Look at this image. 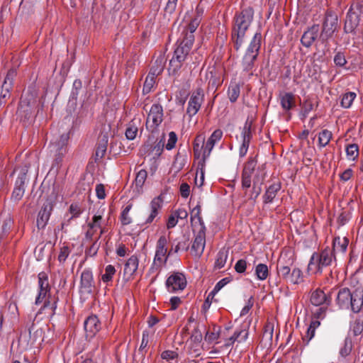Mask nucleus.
Here are the masks:
<instances>
[{"mask_svg":"<svg viewBox=\"0 0 363 363\" xmlns=\"http://www.w3.org/2000/svg\"><path fill=\"white\" fill-rule=\"evenodd\" d=\"M335 301L340 309L359 313L363 307V286H358L352 291L347 288L340 289Z\"/></svg>","mask_w":363,"mask_h":363,"instance_id":"nucleus-1","label":"nucleus"},{"mask_svg":"<svg viewBox=\"0 0 363 363\" xmlns=\"http://www.w3.org/2000/svg\"><path fill=\"white\" fill-rule=\"evenodd\" d=\"M253 16L252 9L248 7L235 16L232 39L236 50H239L242 46L245 40V33L253 20Z\"/></svg>","mask_w":363,"mask_h":363,"instance_id":"nucleus-2","label":"nucleus"},{"mask_svg":"<svg viewBox=\"0 0 363 363\" xmlns=\"http://www.w3.org/2000/svg\"><path fill=\"white\" fill-rule=\"evenodd\" d=\"M223 132L220 129H216L213 132L209 138L205 143V135L203 134L198 135L194 142V153L196 158L202 157L204 162L210 156L215 145L221 140Z\"/></svg>","mask_w":363,"mask_h":363,"instance_id":"nucleus-3","label":"nucleus"},{"mask_svg":"<svg viewBox=\"0 0 363 363\" xmlns=\"http://www.w3.org/2000/svg\"><path fill=\"white\" fill-rule=\"evenodd\" d=\"M335 259V255L333 250L329 247H326L320 252H314L312 255L308 270L313 274H321L323 269L330 266Z\"/></svg>","mask_w":363,"mask_h":363,"instance_id":"nucleus-4","label":"nucleus"},{"mask_svg":"<svg viewBox=\"0 0 363 363\" xmlns=\"http://www.w3.org/2000/svg\"><path fill=\"white\" fill-rule=\"evenodd\" d=\"M262 35L257 32L252 38L250 45L243 56L242 60V70L248 74L249 76L253 74L255 62L258 56L261 47Z\"/></svg>","mask_w":363,"mask_h":363,"instance_id":"nucleus-5","label":"nucleus"},{"mask_svg":"<svg viewBox=\"0 0 363 363\" xmlns=\"http://www.w3.org/2000/svg\"><path fill=\"white\" fill-rule=\"evenodd\" d=\"M194 43V38L190 35L187 38H183L179 45L175 49L174 55L169 62L170 69L173 72H177L182 66V63L186 60Z\"/></svg>","mask_w":363,"mask_h":363,"instance_id":"nucleus-6","label":"nucleus"},{"mask_svg":"<svg viewBox=\"0 0 363 363\" xmlns=\"http://www.w3.org/2000/svg\"><path fill=\"white\" fill-rule=\"evenodd\" d=\"M38 294L35 298V305H39L44 302L43 308H47L50 306L52 311L54 313L57 308V301H54L53 303H50L49 301L50 287L48 279L45 273L38 274Z\"/></svg>","mask_w":363,"mask_h":363,"instance_id":"nucleus-7","label":"nucleus"},{"mask_svg":"<svg viewBox=\"0 0 363 363\" xmlns=\"http://www.w3.org/2000/svg\"><path fill=\"white\" fill-rule=\"evenodd\" d=\"M167 238L164 235L160 236L156 245L155 254L152 263V268L160 269L167 261L170 252L167 253Z\"/></svg>","mask_w":363,"mask_h":363,"instance_id":"nucleus-8","label":"nucleus"},{"mask_svg":"<svg viewBox=\"0 0 363 363\" xmlns=\"http://www.w3.org/2000/svg\"><path fill=\"white\" fill-rule=\"evenodd\" d=\"M103 216L104 211H98L93 216L91 220L88 223V230L85 235L87 239L91 240L99 231V239L106 232V220L103 218Z\"/></svg>","mask_w":363,"mask_h":363,"instance_id":"nucleus-9","label":"nucleus"},{"mask_svg":"<svg viewBox=\"0 0 363 363\" xmlns=\"http://www.w3.org/2000/svg\"><path fill=\"white\" fill-rule=\"evenodd\" d=\"M187 284L185 275L179 272H172L166 280V287L169 292L177 293L183 291Z\"/></svg>","mask_w":363,"mask_h":363,"instance_id":"nucleus-10","label":"nucleus"},{"mask_svg":"<svg viewBox=\"0 0 363 363\" xmlns=\"http://www.w3.org/2000/svg\"><path fill=\"white\" fill-rule=\"evenodd\" d=\"M163 121V108L161 105L153 104L146 120V128L151 132L156 130Z\"/></svg>","mask_w":363,"mask_h":363,"instance_id":"nucleus-11","label":"nucleus"},{"mask_svg":"<svg viewBox=\"0 0 363 363\" xmlns=\"http://www.w3.org/2000/svg\"><path fill=\"white\" fill-rule=\"evenodd\" d=\"M337 26V17L336 15L328 13L326 14L323 25V30L320 35V40L325 43L333 35Z\"/></svg>","mask_w":363,"mask_h":363,"instance_id":"nucleus-12","label":"nucleus"},{"mask_svg":"<svg viewBox=\"0 0 363 363\" xmlns=\"http://www.w3.org/2000/svg\"><path fill=\"white\" fill-rule=\"evenodd\" d=\"M203 98L204 94L201 89L199 88L192 92L186 108V113L190 117L195 116L198 113L203 101Z\"/></svg>","mask_w":363,"mask_h":363,"instance_id":"nucleus-13","label":"nucleus"},{"mask_svg":"<svg viewBox=\"0 0 363 363\" xmlns=\"http://www.w3.org/2000/svg\"><path fill=\"white\" fill-rule=\"evenodd\" d=\"M257 166V160L255 158H250L245 163L242 173V188L248 189L251 186L252 176L254 174Z\"/></svg>","mask_w":363,"mask_h":363,"instance_id":"nucleus-14","label":"nucleus"},{"mask_svg":"<svg viewBox=\"0 0 363 363\" xmlns=\"http://www.w3.org/2000/svg\"><path fill=\"white\" fill-rule=\"evenodd\" d=\"M69 140V135L67 133H64L60 135L55 140L51 142L50 144V152L55 153L57 156V159H61L62 157L67 152V144Z\"/></svg>","mask_w":363,"mask_h":363,"instance_id":"nucleus-15","label":"nucleus"},{"mask_svg":"<svg viewBox=\"0 0 363 363\" xmlns=\"http://www.w3.org/2000/svg\"><path fill=\"white\" fill-rule=\"evenodd\" d=\"M55 201L52 199H48L44 203L41 209L40 210L37 218V225L40 228H44L47 224L51 212L53 209Z\"/></svg>","mask_w":363,"mask_h":363,"instance_id":"nucleus-16","label":"nucleus"},{"mask_svg":"<svg viewBox=\"0 0 363 363\" xmlns=\"http://www.w3.org/2000/svg\"><path fill=\"white\" fill-rule=\"evenodd\" d=\"M36 108V101L34 99L28 100L25 95L21 98L18 112L19 115L23 116L25 118L29 119L33 117Z\"/></svg>","mask_w":363,"mask_h":363,"instance_id":"nucleus-17","label":"nucleus"},{"mask_svg":"<svg viewBox=\"0 0 363 363\" xmlns=\"http://www.w3.org/2000/svg\"><path fill=\"white\" fill-rule=\"evenodd\" d=\"M205 230H198L195 231L197 232V234L193 242L191 252L196 257H199L203 252L206 245Z\"/></svg>","mask_w":363,"mask_h":363,"instance_id":"nucleus-18","label":"nucleus"},{"mask_svg":"<svg viewBox=\"0 0 363 363\" xmlns=\"http://www.w3.org/2000/svg\"><path fill=\"white\" fill-rule=\"evenodd\" d=\"M252 137L251 125L246 122L241 133L242 141L239 147V155L240 157L246 155Z\"/></svg>","mask_w":363,"mask_h":363,"instance_id":"nucleus-19","label":"nucleus"},{"mask_svg":"<svg viewBox=\"0 0 363 363\" xmlns=\"http://www.w3.org/2000/svg\"><path fill=\"white\" fill-rule=\"evenodd\" d=\"M16 76L14 70H9L4 79L0 93V104H5L7 99L10 97V90L12 87L13 80Z\"/></svg>","mask_w":363,"mask_h":363,"instance_id":"nucleus-20","label":"nucleus"},{"mask_svg":"<svg viewBox=\"0 0 363 363\" xmlns=\"http://www.w3.org/2000/svg\"><path fill=\"white\" fill-rule=\"evenodd\" d=\"M93 274L89 269H85L81 274L80 293L91 294L94 289Z\"/></svg>","mask_w":363,"mask_h":363,"instance_id":"nucleus-21","label":"nucleus"},{"mask_svg":"<svg viewBox=\"0 0 363 363\" xmlns=\"http://www.w3.org/2000/svg\"><path fill=\"white\" fill-rule=\"evenodd\" d=\"M86 337H93L101 329V323L96 315L89 316L84 323Z\"/></svg>","mask_w":363,"mask_h":363,"instance_id":"nucleus-22","label":"nucleus"},{"mask_svg":"<svg viewBox=\"0 0 363 363\" xmlns=\"http://www.w3.org/2000/svg\"><path fill=\"white\" fill-rule=\"evenodd\" d=\"M110 129L111 125L109 123L104 125L102 135L101 136V140L99 143L96 150V159H101L106 152L108 140V132L110 131Z\"/></svg>","mask_w":363,"mask_h":363,"instance_id":"nucleus-23","label":"nucleus"},{"mask_svg":"<svg viewBox=\"0 0 363 363\" xmlns=\"http://www.w3.org/2000/svg\"><path fill=\"white\" fill-rule=\"evenodd\" d=\"M319 33L318 25H314L306 31H305L301 37V42L306 48H309L314 43Z\"/></svg>","mask_w":363,"mask_h":363,"instance_id":"nucleus-24","label":"nucleus"},{"mask_svg":"<svg viewBox=\"0 0 363 363\" xmlns=\"http://www.w3.org/2000/svg\"><path fill=\"white\" fill-rule=\"evenodd\" d=\"M191 222L194 231L198 230H206L204 223L201 217V206L197 205L191 212Z\"/></svg>","mask_w":363,"mask_h":363,"instance_id":"nucleus-25","label":"nucleus"},{"mask_svg":"<svg viewBox=\"0 0 363 363\" xmlns=\"http://www.w3.org/2000/svg\"><path fill=\"white\" fill-rule=\"evenodd\" d=\"M162 201L160 196L155 197L152 200L150 204V214L145 220V223L150 224L153 222L162 207Z\"/></svg>","mask_w":363,"mask_h":363,"instance_id":"nucleus-26","label":"nucleus"},{"mask_svg":"<svg viewBox=\"0 0 363 363\" xmlns=\"http://www.w3.org/2000/svg\"><path fill=\"white\" fill-rule=\"evenodd\" d=\"M139 259L138 256L132 255L125 262L124 266V274L128 279L132 277L138 268Z\"/></svg>","mask_w":363,"mask_h":363,"instance_id":"nucleus-27","label":"nucleus"},{"mask_svg":"<svg viewBox=\"0 0 363 363\" xmlns=\"http://www.w3.org/2000/svg\"><path fill=\"white\" fill-rule=\"evenodd\" d=\"M349 244V240L346 237L340 238L335 237L333 241V249H331L333 253H341L344 255L347 249Z\"/></svg>","mask_w":363,"mask_h":363,"instance_id":"nucleus-28","label":"nucleus"},{"mask_svg":"<svg viewBox=\"0 0 363 363\" xmlns=\"http://www.w3.org/2000/svg\"><path fill=\"white\" fill-rule=\"evenodd\" d=\"M188 22L187 25L184 26L182 33L184 34V38H187L189 35H191L194 38V33L199 26L201 21L199 16L198 17H191V18L186 19Z\"/></svg>","mask_w":363,"mask_h":363,"instance_id":"nucleus-29","label":"nucleus"},{"mask_svg":"<svg viewBox=\"0 0 363 363\" xmlns=\"http://www.w3.org/2000/svg\"><path fill=\"white\" fill-rule=\"evenodd\" d=\"M359 24V17L358 15L353 11H349L347 14L345 23V30L347 33L352 32L354 28Z\"/></svg>","mask_w":363,"mask_h":363,"instance_id":"nucleus-30","label":"nucleus"},{"mask_svg":"<svg viewBox=\"0 0 363 363\" xmlns=\"http://www.w3.org/2000/svg\"><path fill=\"white\" fill-rule=\"evenodd\" d=\"M280 104L284 111H289L295 104V99L293 94L286 92L279 95Z\"/></svg>","mask_w":363,"mask_h":363,"instance_id":"nucleus-31","label":"nucleus"},{"mask_svg":"<svg viewBox=\"0 0 363 363\" xmlns=\"http://www.w3.org/2000/svg\"><path fill=\"white\" fill-rule=\"evenodd\" d=\"M328 301V297L325 292L321 289H316L312 292L311 296V302L314 306H320Z\"/></svg>","mask_w":363,"mask_h":363,"instance_id":"nucleus-32","label":"nucleus"},{"mask_svg":"<svg viewBox=\"0 0 363 363\" xmlns=\"http://www.w3.org/2000/svg\"><path fill=\"white\" fill-rule=\"evenodd\" d=\"M280 189L281 185L279 183H274L270 185L264 194V202L271 203L273 201L274 198L276 196L277 192L280 190Z\"/></svg>","mask_w":363,"mask_h":363,"instance_id":"nucleus-33","label":"nucleus"},{"mask_svg":"<svg viewBox=\"0 0 363 363\" xmlns=\"http://www.w3.org/2000/svg\"><path fill=\"white\" fill-rule=\"evenodd\" d=\"M160 73V71L157 73L156 70L151 69L150 72L147 74L143 85V92L149 93L152 88L155 84V76Z\"/></svg>","mask_w":363,"mask_h":363,"instance_id":"nucleus-34","label":"nucleus"},{"mask_svg":"<svg viewBox=\"0 0 363 363\" xmlns=\"http://www.w3.org/2000/svg\"><path fill=\"white\" fill-rule=\"evenodd\" d=\"M346 156L348 160L355 161L359 156V146L355 144H349L345 147Z\"/></svg>","mask_w":363,"mask_h":363,"instance_id":"nucleus-35","label":"nucleus"},{"mask_svg":"<svg viewBox=\"0 0 363 363\" xmlns=\"http://www.w3.org/2000/svg\"><path fill=\"white\" fill-rule=\"evenodd\" d=\"M303 281V273L301 270L298 268H294L289 279L287 280V283H291L293 284H299Z\"/></svg>","mask_w":363,"mask_h":363,"instance_id":"nucleus-36","label":"nucleus"},{"mask_svg":"<svg viewBox=\"0 0 363 363\" xmlns=\"http://www.w3.org/2000/svg\"><path fill=\"white\" fill-rule=\"evenodd\" d=\"M283 256L281 257L278 262L277 271L279 277L287 281L289 277L291 274V269L289 266L284 265L282 263Z\"/></svg>","mask_w":363,"mask_h":363,"instance_id":"nucleus-37","label":"nucleus"},{"mask_svg":"<svg viewBox=\"0 0 363 363\" xmlns=\"http://www.w3.org/2000/svg\"><path fill=\"white\" fill-rule=\"evenodd\" d=\"M240 86L237 83H231L228 88V97L231 102H235L237 101L240 96Z\"/></svg>","mask_w":363,"mask_h":363,"instance_id":"nucleus-38","label":"nucleus"},{"mask_svg":"<svg viewBox=\"0 0 363 363\" xmlns=\"http://www.w3.org/2000/svg\"><path fill=\"white\" fill-rule=\"evenodd\" d=\"M333 134L331 131L325 129L318 134V143L322 147H325L330 141Z\"/></svg>","mask_w":363,"mask_h":363,"instance_id":"nucleus-39","label":"nucleus"},{"mask_svg":"<svg viewBox=\"0 0 363 363\" xmlns=\"http://www.w3.org/2000/svg\"><path fill=\"white\" fill-rule=\"evenodd\" d=\"M138 128L135 122V121H132L128 125L125 130V137L128 140H134L138 134Z\"/></svg>","mask_w":363,"mask_h":363,"instance_id":"nucleus-40","label":"nucleus"},{"mask_svg":"<svg viewBox=\"0 0 363 363\" xmlns=\"http://www.w3.org/2000/svg\"><path fill=\"white\" fill-rule=\"evenodd\" d=\"M255 274L257 279L265 280L269 275V269L266 264H259L255 267Z\"/></svg>","mask_w":363,"mask_h":363,"instance_id":"nucleus-41","label":"nucleus"},{"mask_svg":"<svg viewBox=\"0 0 363 363\" xmlns=\"http://www.w3.org/2000/svg\"><path fill=\"white\" fill-rule=\"evenodd\" d=\"M132 207L133 205L131 203L128 204L121 212V221L123 225H127L132 223V218L130 216Z\"/></svg>","mask_w":363,"mask_h":363,"instance_id":"nucleus-42","label":"nucleus"},{"mask_svg":"<svg viewBox=\"0 0 363 363\" xmlns=\"http://www.w3.org/2000/svg\"><path fill=\"white\" fill-rule=\"evenodd\" d=\"M262 180H263V179H262L261 181H259L258 177H255L254 178L252 189V192L250 195V199H255L260 194V193L262 191L261 185H262Z\"/></svg>","mask_w":363,"mask_h":363,"instance_id":"nucleus-43","label":"nucleus"},{"mask_svg":"<svg viewBox=\"0 0 363 363\" xmlns=\"http://www.w3.org/2000/svg\"><path fill=\"white\" fill-rule=\"evenodd\" d=\"M116 269L114 266L108 264L105 267V272L101 276V280L104 283H108L112 281L113 276L116 274Z\"/></svg>","mask_w":363,"mask_h":363,"instance_id":"nucleus-44","label":"nucleus"},{"mask_svg":"<svg viewBox=\"0 0 363 363\" xmlns=\"http://www.w3.org/2000/svg\"><path fill=\"white\" fill-rule=\"evenodd\" d=\"M356 98V94L354 92H347L342 96L341 100V106L343 108H350Z\"/></svg>","mask_w":363,"mask_h":363,"instance_id":"nucleus-45","label":"nucleus"},{"mask_svg":"<svg viewBox=\"0 0 363 363\" xmlns=\"http://www.w3.org/2000/svg\"><path fill=\"white\" fill-rule=\"evenodd\" d=\"M237 336V342H244L247 340L249 335L248 325H243L241 328L235 331Z\"/></svg>","mask_w":363,"mask_h":363,"instance_id":"nucleus-46","label":"nucleus"},{"mask_svg":"<svg viewBox=\"0 0 363 363\" xmlns=\"http://www.w3.org/2000/svg\"><path fill=\"white\" fill-rule=\"evenodd\" d=\"M82 213V209L79 203H72L69 208V213L71 216L68 218V222L73 218H78Z\"/></svg>","mask_w":363,"mask_h":363,"instance_id":"nucleus-47","label":"nucleus"},{"mask_svg":"<svg viewBox=\"0 0 363 363\" xmlns=\"http://www.w3.org/2000/svg\"><path fill=\"white\" fill-rule=\"evenodd\" d=\"M228 259V253L225 251H220L216 257V260L215 262V267L217 269H221L225 264V262Z\"/></svg>","mask_w":363,"mask_h":363,"instance_id":"nucleus-48","label":"nucleus"},{"mask_svg":"<svg viewBox=\"0 0 363 363\" xmlns=\"http://www.w3.org/2000/svg\"><path fill=\"white\" fill-rule=\"evenodd\" d=\"M147 173L145 169L140 170L135 177V184L138 188H141L147 179Z\"/></svg>","mask_w":363,"mask_h":363,"instance_id":"nucleus-49","label":"nucleus"},{"mask_svg":"<svg viewBox=\"0 0 363 363\" xmlns=\"http://www.w3.org/2000/svg\"><path fill=\"white\" fill-rule=\"evenodd\" d=\"M230 279L228 278H224L220 280L214 286L213 289L208 294V298L210 296L213 297L223 286H225L228 283H229Z\"/></svg>","mask_w":363,"mask_h":363,"instance_id":"nucleus-50","label":"nucleus"},{"mask_svg":"<svg viewBox=\"0 0 363 363\" xmlns=\"http://www.w3.org/2000/svg\"><path fill=\"white\" fill-rule=\"evenodd\" d=\"M220 337L219 330H216V328H213V331L211 333H207L205 336V340L209 342L213 343L216 342V344L218 343L217 341Z\"/></svg>","mask_w":363,"mask_h":363,"instance_id":"nucleus-51","label":"nucleus"},{"mask_svg":"<svg viewBox=\"0 0 363 363\" xmlns=\"http://www.w3.org/2000/svg\"><path fill=\"white\" fill-rule=\"evenodd\" d=\"M274 325L271 323H268L265 325L263 337L269 340H272L273 337Z\"/></svg>","mask_w":363,"mask_h":363,"instance_id":"nucleus-52","label":"nucleus"},{"mask_svg":"<svg viewBox=\"0 0 363 363\" xmlns=\"http://www.w3.org/2000/svg\"><path fill=\"white\" fill-rule=\"evenodd\" d=\"M168 136L169 138L167 143L166 144V149L170 150L175 147L177 141V136L174 132H170Z\"/></svg>","mask_w":363,"mask_h":363,"instance_id":"nucleus-53","label":"nucleus"},{"mask_svg":"<svg viewBox=\"0 0 363 363\" xmlns=\"http://www.w3.org/2000/svg\"><path fill=\"white\" fill-rule=\"evenodd\" d=\"M70 253V250L67 246H62L60 248L58 255V260L60 262H65Z\"/></svg>","mask_w":363,"mask_h":363,"instance_id":"nucleus-54","label":"nucleus"},{"mask_svg":"<svg viewBox=\"0 0 363 363\" xmlns=\"http://www.w3.org/2000/svg\"><path fill=\"white\" fill-rule=\"evenodd\" d=\"M334 62L337 66L343 67L347 63L345 56L342 52H337L334 57Z\"/></svg>","mask_w":363,"mask_h":363,"instance_id":"nucleus-55","label":"nucleus"},{"mask_svg":"<svg viewBox=\"0 0 363 363\" xmlns=\"http://www.w3.org/2000/svg\"><path fill=\"white\" fill-rule=\"evenodd\" d=\"M351 350H352L351 342L346 340L344 342V345L340 350V354L342 357H347L350 354Z\"/></svg>","mask_w":363,"mask_h":363,"instance_id":"nucleus-56","label":"nucleus"},{"mask_svg":"<svg viewBox=\"0 0 363 363\" xmlns=\"http://www.w3.org/2000/svg\"><path fill=\"white\" fill-rule=\"evenodd\" d=\"M178 0H168L164 11L167 13L172 14L174 12Z\"/></svg>","mask_w":363,"mask_h":363,"instance_id":"nucleus-57","label":"nucleus"},{"mask_svg":"<svg viewBox=\"0 0 363 363\" xmlns=\"http://www.w3.org/2000/svg\"><path fill=\"white\" fill-rule=\"evenodd\" d=\"M182 197L186 199L190 195V186L187 183H182L179 187Z\"/></svg>","mask_w":363,"mask_h":363,"instance_id":"nucleus-58","label":"nucleus"},{"mask_svg":"<svg viewBox=\"0 0 363 363\" xmlns=\"http://www.w3.org/2000/svg\"><path fill=\"white\" fill-rule=\"evenodd\" d=\"M247 268V262L245 259H239L235 265V269L238 273H244Z\"/></svg>","mask_w":363,"mask_h":363,"instance_id":"nucleus-59","label":"nucleus"},{"mask_svg":"<svg viewBox=\"0 0 363 363\" xmlns=\"http://www.w3.org/2000/svg\"><path fill=\"white\" fill-rule=\"evenodd\" d=\"M177 357V353L172 350H165L162 352L161 357L167 361L175 359Z\"/></svg>","mask_w":363,"mask_h":363,"instance_id":"nucleus-60","label":"nucleus"},{"mask_svg":"<svg viewBox=\"0 0 363 363\" xmlns=\"http://www.w3.org/2000/svg\"><path fill=\"white\" fill-rule=\"evenodd\" d=\"M315 329H313L311 327H308V330L306 333V334L303 336V340L308 344L310 340L314 337L315 335Z\"/></svg>","mask_w":363,"mask_h":363,"instance_id":"nucleus-61","label":"nucleus"},{"mask_svg":"<svg viewBox=\"0 0 363 363\" xmlns=\"http://www.w3.org/2000/svg\"><path fill=\"white\" fill-rule=\"evenodd\" d=\"M96 196L99 199H104L106 197L105 188L104 186L101 184H97L96 186Z\"/></svg>","mask_w":363,"mask_h":363,"instance_id":"nucleus-62","label":"nucleus"},{"mask_svg":"<svg viewBox=\"0 0 363 363\" xmlns=\"http://www.w3.org/2000/svg\"><path fill=\"white\" fill-rule=\"evenodd\" d=\"M23 194L24 189L21 187H17L14 189L12 194V197L14 200L18 201L23 197Z\"/></svg>","mask_w":363,"mask_h":363,"instance_id":"nucleus-63","label":"nucleus"},{"mask_svg":"<svg viewBox=\"0 0 363 363\" xmlns=\"http://www.w3.org/2000/svg\"><path fill=\"white\" fill-rule=\"evenodd\" d=\"M178 223V219L176 217V216L174 215V213H173L172 215H170L168 218V220H167V228L168 229L169 228H174V226H176V225Z\"/></svg>","mask_w":363,"mask_h":363,"instance_id":"nucleus-64","label":"nucleus"}]
</instances>
